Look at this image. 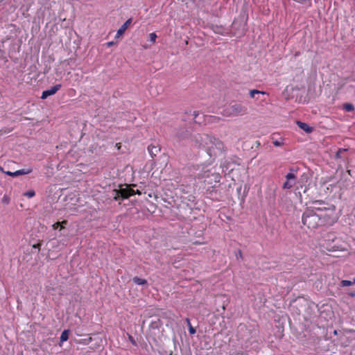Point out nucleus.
<instances>
[{
    "label": "nucleus",
    "mask_w": 355,
    "mask_h": 355,
    "mask_svg": "<svg viewBox=\"0 0 355 355\" xmlns=\"http://www.w3.org/2000/svg\"><path fill=\"white\" fill-rule=\"evenodd\" d=\"M189 142L191 146L195 148H207L209 153L214 152V146L220 149L223 146L220 141L208 135H193L191 136Z\"/></svg>",
    "instance_id": "obj_1"
},
{
    "label": "nucleus",
    "mask_w": 355,
    "mask_h": 355,
    "mask_svg": "<svg viewBox=\"0 0 355 355\" xmlns=\"http://www.w3.org/2000/svg\"><path fill=\"white\" fill-rule=\"evenodd\" d=\"M302 223L309 229L315 230L327 223L326 216L313 209H306L302 215Z\"/></svg>",
    "instance_id": "obj_2"
},
{
    "label": "nucleus",
    "mask_w": 355,
    "mask_h": 355,
    "mask_svg": "<svg viewBox=\"0 0 355 355\" xmlns=\"http://www.w3.org/2000/svg\"><path fill=\"white\" fill-rule=\"evenodd\" d=\"M248 113V108L241 103H232L227 105L223 111V115L227 117H235L245 115Z\"/></svg>",
    "instance_id": "obj_3"
},
{
    "label": "nucleus",
    "mask_w": 355,
    "mask_h": 355,
    "mask_svg": "<svg viewBox=\"0 0 355 355\" xmlns=\"http://www.w3.org/2000/svg\"><path fill=\"white\" fill-rule=\"evenodd\" d=\"M135 193L136 192L135 191L134 189L128 187V186H125V188H121L119 190H113V198L115 200H119V198L125 199L131 196L135 195Z\"/></svg>",
    "instance_id": "obj_4"
},
{
    "label": "nucleus",
    "mask_w": 355,
    "mask_h": 355,
    "mask_svg": "<svg viewBox=\"0 0 355 355\" xmlns=\"http://www.w3.org/2000/svg\"><path fill=\"white\" fill-rule=\"evenodd\" d=\"M191 136V130L186 127H179L175 132V137L179 141H189Z\"/></svg>",
    "instance_id": "obj_5"
},
{
    "label": "nucleus",
    "mask_w": 355,
    "mask_h": 355,
    "mask_svg": "<svg viewBox=\"0 0 355 355\" xmlns=\"http://www.w3.org/2000/svg\"><path fill=\"white\" fill-rule=\"evenodd\" d=\"M286 181L283 184V189H291L296 182V176L293 173H288L286 175Z\"/></svg>",
    "instance_id": "obj_6"
},
{
    "label": "nucleus",
    "mask_w": 355,
    "mask_h": 355,
    "mask_svg": "<svg viewBox=\"0 0 355 355\" xmlns=\"http://www.w3.org/2000/svg\"><path fill=\"white\" fill-rule=\"evenodd\" d=\"M61 88V85L58 84L51 87L49 89L44 91L42 94L41 98L45 99L48 96L55 94Z\"/></svg>",
    "instance_id": "obj_7"
},
{
    "label": "nucleus",
    "mask_w": 355,
    "mask_h": 355,
    "mask_svg": "<svg viewBox=\"0 0 355 355\" xmlns=\"http://www.w3.org/2000/svg\"><path fill=\"white\" fill-rule=\"evenodd\" d=\"M132 19H128L117 31L116 37H119L121 36L125 30L128 28V26L131 24Z\"/></svg>",
    "instance_id": "obj_8"
},
{
    "label": "nucleus",
    "mask_w": 355,
    "mask_h": 355,
    "mask_svg": "<svg viewBox=\"0 0 355 355\" xmlns=\"http://www.w3.org/2000/svg\"><path fill=\"white\" fill-rule=\"evenodd\" d=\"M297 124L298 127L303 130L306 133H310L313 131V128L310 127L307 123L301 121H297Z\"/></svg>",
    "instance_id": "obj_9"
},
{
    "label": "nucleus",
    "mask_w": 355,
    "mask_h": 355,
    "mask_svg": "<svg viewBox=\"0 0 355 355\" xmlns=\"http://www.w3.org/2000/svg\"><path fill=\"white\" fill-rule=\"evenodd\" d=\"M322 202L320 201H315L313 202V206L309 209H313L315 212L317 211H322L326 210V207H320L319 205H322Z\"/></svg>",
    "instance_id": "obj_10"
},
{
    "label": "nucleus",
    "mask_w": 355,
    "mask_h": 355,
    "mask_svg": "<svg viewBox=\"0 0 355 355\" xmlns=\"http://www.w3.org/2000/svg\"><path fill=\"white\" fill-rule=\"evenodd\" d=\"M148 150L152 157H155L160 151V148L159 147L152 145L148 147Z\"/></svg>",
    "instance_id": "obj_11"
},
{
    "label": "nucleus",
    "mask_w": 355,
    "mask_h": 355,
    "mask_svg": "<svg viewBox=\"0 0 355 355\" xmlns=\"http://www.w3.org/2000/svg\"><path fill=\"white\" fill-rule=\"evenodd\" d=\"M132 281L135 284H136L137 285H147L148 284L147 281L146 279H141L138 277H133Z\"/></svg>",
    "instance_id": "obj_12"
},
{
    "label": "nucleus",
    "mask_w": 355,
    "mask_h": 355,
    "mask_svg": "<svg viewBox=\"0 0 355 355\" xmlns=\"http://www.w3.org/2000/svg\"><path fill=\"white\" fill-rule=\"evenodd\" d=\"M69 330H64L60 336V343L67 341L69 339Z\"/></svg>",
    "instance_id": "obj_13"
},
{
    "label": "nucleus",
    "mask_w": 355,
    "mask_h": 355,
    "mask_svg": "<svg viewBox=\"0 0 355 355\" xmlns=\"http://www.w3.org/2000/svg\"><path fill=\"white\" fill-rule=\"evenodd\" d=\"M33 171V169L31 168H23V169H21V170H18L17 171V173L19 175H26V174H29L31 173V172Z\"/></svg>",
    "instance_id": "obj_14"
},
{
    "label": "nucleus",
    "mask_w": 355,
    "mask_h": 355,
    "mask_svg": "<svg viewBox=\"0 0 355 355\" xmlns=\"http://www.w3.org/2000/svg\"><path fill=\"white\" fill-rule=\"evenodd\" d=\"M355 283V278L354 279V282L349 281V280H343L340 282V286L345 287V286H351Z\"/></svg>",
    "instance_id": "obj_15"
},
{
    "label": "nucleus",
    "mask_w": 355,
    "mask_h": 355,
    "mask_svg": "<svg viewBox=\"0 0 355 355\" xmlns=\"http://www.w3.org/2000/svg\"><path fill=\"white\" fill-rule=\"evenodd\" d=\"M264 94L265 92L257 90V89H252L250 91V96L253 98H255V94Z\"/></svg>",
    "instance_id": "obj_16"
},
{
    "label": "nucleus",
    "mask_w": 355,
    "mask_h": 355,
    "mask_svg": "<svg viewBox=\"0 0 355 355\" xmlns=\"http://www.w3.org/2000/svg\"><path fill=\"white\" fill-rule=\"evenodd\" d=\"M344 109L347 112H352L354 110V107L351 103H346L344 105Z\"/></svg>",
    "instance_id": "obj_17"
},
{
    "label": "nucleus",
    "mask_w": 355,
    "mask_h": 355,
    "mask_svg": "<svg viewBox=\"0 0 355 355\" xmlns=\"http://www.w3.org/2000/svg\"><path fill=\"white\" fill-rule=\"evenodd\" d=\"M157 38V35L155 33H151L149 35V40L151 42H155Z\"/></svg>",
    "instance_id": "obj_18"
},
{
    "label": "nucleus",
    "mask_w": 355,
    "mask_h": 355,
    "mask_svg": "<svg viewBox=\"0 0 355 355\" xmlns=\"http://www.w3.org/2000/svg\"><path fill=\"white\" fill-rule=\"evenodd\" d=\"M35 195V193L34 191H28L25 193V196L28 198H33Z\"/></svg>",
    "instance_id": "obj_19"
},
{
    "label": "nucleus",
    "mask_w": 355,
    "mask_h": 355,
    "mask_svg": "<svg viewBox=\"0 0 355 355\" xmlns=\"http://www.w3.org/2000/svg\"><path fill=\"white\" fill-rule=\"evenodd\" d=\"M3 204H8L9 202H10V198L8 196H4L3 198H2V200H1Z\"/></svg>",
    "instance_id": "obj_20"
},
{
    "label": "nucleus",
    "mask_w": 355,
    "mask_h": 355,
    "mask_svg": "<svg viewBox=\"0 0 355 355\" xmlns=\"http://www.w3.org/2000/svg\"><path fill=\"white\" fill-rule=\"evenodd\" d=\"M4 173H6L7 175H10V176H12V177H17V176H18V175L17 173V171H15V172L6 171V172H4Z\"/></svg>",
    "instance_id": "obj_21"
},
{
    "label": "nucleus",
    "mask_w": 355,
    "mask_h": 355,
    "mask_svg": "<svg viewBox=\"0 0 355 355\" xmlns=\"http://www.w3.org/2000/svg\"><path fill=\"white\" fill-rule=\"evenodd\" d=\"M189 331L191 334H195L196 332V330L194 327H193L191 325L189 326Z\"/></svg>",
    "instance_id": "obj_22"
},
{
    "label": "nucleus",
    "mask_w": 355,
    "mask_h": 355,
    "mask_svg": "<svg viewBox=\"0 0 355 355\" xmlns=\"http://www.w3.org/2000/svg\"><path fill=\"white\" fill-rule=\"evenodd\" d=\"M273 144L275 146H281L283 145V142L282 141H279L277 140H275L273 141Z\"/></svg>",
    "instance_id": "obj_23"
},
{
    "label": "nucleus",
    "mask_w": 355,
    "mask_h": 355,
    "mask_svg": "<svg viewBox=\"0 0 355 355\" xmlns=\"http://www.w3.org/2000/svg\"><path fill=\"white\" fill-rule=\"evenodd\" d=\"M346 149H339L338 151L336 153V157H341V153L344 151H345Z\"/></svg>",
    "instance_id": "obj_24"
},
{
    "label": "nucleus",
    "mask_w": 355,
    "mask_h": 355,
    "mask_svg": "<svg viewBox=\"0 0 355 355\" xmlns=\"http://www.w3.org/2000/svg\"><path fill=\"white\" fill-rule=\"evenodd\" d=\"M60 226V222H57V223H54L53 225V227L54 229H58Z\"/></svg>",
    "instance_id": "obj_25"
},
{
    "label": "nucleus",
    "mask_w": 355,
    "mask_h": 355,
    "mask_svg": "<svg viewBox=\"0 0 355 355\" xmlns=\"http://www.w3.org/2000/svg\"><path fill=\"white\" fill-rule=\"evenodd\" d=\"M34 248H37L38 250L40 249L41 247V243H38L37 244L33 245V246Z\"/></svg>",
    "instance_id": "obj_26"
},
{
    "label": "nucleus",
    "mask_w": 355,
    "mask_h": 355,
    "mask_svg": "<svg viewBox=\"0 0 355 355\" xmlns=\"http://www.w3.org/2000/svg\"><path fill=\"white\" fill-rule=\"evenodd\" d=\"M198 115V111H193V119L196 118Z\"/></svg>",
    "instance_id": "obj_27"
},
{
    "label": "nucleus",
    "mask_w": 355,
    "mask_h": 355,
    "mask_svg": "<svg viewBox=\"0 0 355 355\" xmlns=\"http://www.w3.org/2000/svg\"><path fill=\"white\" fill-rule=\"evenodd\" d=\"M129 339H130V341H131L134 345H135V340H134V339H133L132 336H129Z\"/></svg>",
    "instance_id": "obj_28"
},
{
    "label": "nucleus",
    "mask_w": 355,
    "mask_h": 355,
    "mask_svg": "<svg viewBox=\"0 0 355 355\" xmlns=\"http://www.w3.org/2000/svg\"><path fill=\"white\" fill-rule=\"evenodd\" d=\"M186 321H187V323L188 326L191 325V322H190V320H189V318H187V319H186Z\"/></svg>",
    "instance_id": "obj_29"
},
{
    "label": "nucleus",
    "mask_w": 355,
    "mask_h": 355,
    "mask_svg": "<svg viewBox=\"0 0 355 355\" xmlns=\"http://www.w3.org/2000/svg\"><path fill=\"white\" fill-rule=\"evenodd\" d=\"M107 44L108 46H112L113 44V42H107Z\"/></svg>",
    "instance_id": "obj_30"
},
{
    "label": "nucleus",
    "mask_w": 355,
    "mask_h": 355,
    "mask_svg": "<svg viewBox=\"0 0 355 355\" xmlns=\"http://www.w3.org/2000/svg\"><path fill=\"white\" fill-rule=\"evenodd\" d=\"M239 256H240L241 257V256H242V254H241V251H239Z\"/></svg>",
    "instance_id": "obj_31"
},
{
    "label": "nucleus",
    "mask_w": 355,
    "mask_h": 355,
    "mask_svg": "<svg viewBox=\"0 0 355 355\" xmlns=\"http://www.w3.org/2000/svg\"><path fill=\"white\" fill-rule=\"evenodd\" d=\"M215 178H219L218 175H215Z\"/></svg>",
    "instance_id": "obj_32"
},
{
    "label": "nucleus",
    "mask_w": 355,
    "mask_h": 355,
    "mask_svg": "<svg viewBox=\"0 0 355 355\" xmlns=\"http://www.w3.org/2000/svg\"><path fill=\"white\" fill-rule=\"evenodd\" d=\"M0 171H3V172H4V171H3L2 167H1V166H0Z\"/></svg>",
    "instance_id": "obj_33"
},
{
    "label": "nucleus",
    "mask_w": 355,
    "mask_h": 355,
    "mask_svg": "<svg viewBox=\"0 0 355 355\" xmlns=\"http://www.w3.org/2000/svg\"><path fill=\"white\" fill-rule=\"evenodd\" d=\"M137 193L138 194H141V193H140L139 191H137Z\"/></svg>",
    "instance_id": "obj_34"
}]
</instances>
